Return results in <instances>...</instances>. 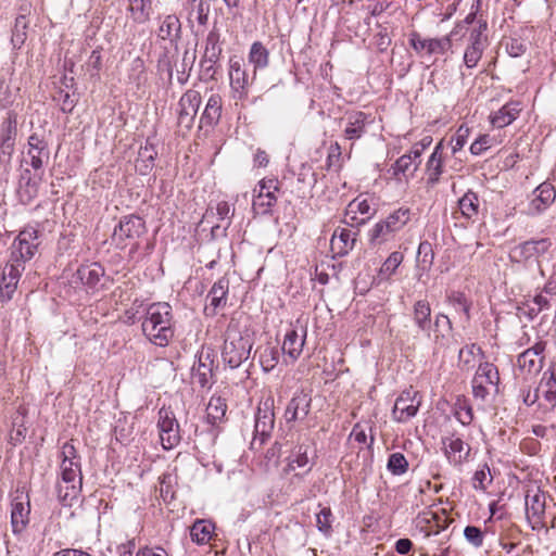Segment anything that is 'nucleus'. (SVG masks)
Listing matches in <instances>:
<instances>
[{
  "instance_id": "nucleus-1",
  "label": "nucleus",
  "mask_w": 556,
  "mask_h": 556,
  "mask_svg": "<svg viewBox=\"0 0 556 556\" xmlns=\"http://www.w3.org/2000/svg\"><path fill=\"white\" fill-rule=\"evenodd\" d=\"M142 330L154 344L167 345L174 336L170 306L167 303L150 305L142 323Z\"/></svg>"
},
{
  "instance_id": "nucleus-2",
  "label": "nucleus",
  "mask_w": 556,
  "mask_h": 556,
  "mask_svg": "<svg viewBox=\"0 0 556 556\" xmlns=\"http://www.w3.org/2000/svg\"><path fill=\"white\" fill-rule=\"evenodd\" d=\"M500 372L490 362H480L471 380L472 396L480 403H485L491 396L498 394Z\"/></svg>"
},
{
  "instance_id": "nucleus-3",
  "label": "nucleus",
  "mask_w": 556,
  "mask_h": 556,
  "mask_svg": "<svg viewBox=\"0 0 556 556\" xmlns=\"http://www.w3.org/2000/svg\"><path fill=\"white\" fill-rule=\"evenodd\" d=\"M417 165L412 159V154H404L399 157L394 164L384 174L386 186L393 190L394 197H401L404 194L408 186V177L412 176Z\"/></svg>"
},
{
  "instance_id": "nucleus-4",
  "label": "nucleus",
  "mask_w": 556,
  "mask_h": 556,
  "mask_svg": "<svg viewBox=\"0 0 556 556\" xmlns=\"http://www.w3.org/2000/svg\"><path fill=\"white\" fill-rule=\"evenodd\" d=\"M251 349L252 343L249 336H242L236 330H228L222 356L230 368H237L249 358Z\"/></svg>"
},
{
  "instance_id": "nucleus-5",
  "label": "nucleus",
  "mask_w": 556,
  "mask_h": 556,
  "mask_svg": "<svg viewBox=\"0 0 556 556\" xmlns=\"http://www.w3.org/2000/svg\"><path fill=\"white\" fill-rule=\"evenodd\" d=\"M556 190L549 182H543L538 186L528 197V202L522 208V213L528 216H538L545 212L555 201Z\"/></svg>"
},
{
  "instance_id": "nucleus-6",
  "label": "nucleus",
  "mask_w": 556,
  "mask_h": 556,
  "mask_svg": "<svg viewBox=\"0 0 556 556\" xmlns=\"http://www.w3.org/2000/svg\"><path fill=\"white\" fill-rule=\"evenodd\" d=\"M146 230L143 220L138 216H126L121 222L113 233V241L121 248L127 247L139 238Z\"/></svg>"
},
{
  "instance_id": "nucleus-7",
  "label": "nucleus",
  "mask_w": 556,
  "mask_h": 556,
  "mask_svg": "<svg viewBox=\"0 0 556 556\" xmlns=\"http://www.w3.org/2000/svg\"><path fill=\"white\" fill-rule=\"evenodd\" d=\"M409 42L414 50L420 55L444 54L452 46V41L447 36L442 38H428L418 33L410 34Z\"/></svg>"
},
{
  "instance_id": "nucleus-8",
  "label": "nucleus",
  "mask_w": 556,
  "mask_h": 556,
  "mask_svg": "<svg viewBox=\"0 0 556 556\" xmlns=\"http://www.w3.org/2000/svg\"><path fill=\"white\" fill-rule=\"evenodd\" d=\"M420 403L421 399L417 391L407 390L402 392L393 406V419L397 422L407 421L417 414Z\"/></svg>"
},
{
  "instance_id": "nucleus-9",
  "label": "nucleus",
  "mask_w": 556,
  "mask_h": 556,
  "mask_svg": "<svg viewBox=\"0 0 556 556\" xmlns=\"http://www.w3.org/2000/svg\"><path fill=\"white\" fill-rule=\"evenodd\" d=\"M159 414L161 444L165 450H170L180 441L179 426L174 414L169 409L162 408Z\"/></svg>"
},
{
  "instance_id": "nucleus-10",
  "label": "nucleus",
  "mask_w": 556,
  "mask_h": 556,
  "mask_svg": "<svg viewBox=\"0 0 556 556\" xmlns=\"http://www.w3.org/2000/svg\"><path fill=\"white\" fill-rule=\"evenodd\" d=\"M278 182L275 179L261 180L254 189L253 208L256 213H266L277 201Z\"/></svg>"
},
{
  "instance_id": "nucleus-11",
  "label": "nucleus",
  "mask_w": 556,
  "mask_h": 556,
  "mask_svg": "<svg viewBox=\"0 0 556 556\" xmlns=\"http://www.w3.org/2000/svg\"><path fill=\"white\" fill-rule=\"evenodd\" d=\"M30 503L24 492H16L11 508V527L15 534L23 532L29 521Z\"/></svg>"
},
{
  "instance_id": "nucleus-12",
  "label": "nucleus",
  "mask_w": 556,
  "mask_h": 556,
  "mask_svg": "<svg viewBox=\"0 0 556 556\" xmlns=\"http://www.w3.org/2000/svg\"><path fill=\"white\" fill-rule=\"evenodd\" d=\"M36 239V230L26 229L21 231L12 245L11 258H17L22 263L33 258L37 250Z\"/></svg>"
},
{
  "instance_id": "nucleus-13",
  "label": "nucleus",
  "mask_w": 556,
  "mask_h": 556,
  "mask_svg": "<svg viewBox=\"0 0 556 556\" xmlns=\"http://www.w3.org/2000/svg\"><path fill=\"white\" fill-rule=\"evenodd\" d=\"M444 454L448 462L455 466L467 462L470 455V446L454 433L442 438Z\"/></svg>"
},
{
  "instance_id": "nucleus-14",
  "label": "nucleus",
  "mask_w": 556,
  "mask_h": 556,
  "mask_svg": "<svg viewBox=\"0 0 556 556\" xmlns=\"http://www.w3.org/2000/svg\"><path fill=\"white\" fill-rule=\"evenodd\" d=\"M306 338V329L303 326H294L288 330L282 343V351L286 356L294 362L302 353Z\"/></svg>"
},
{
  "instance_id": "nucleus-15",
  "label": "nucleus",
  "mask_w": 556,
  "mask_h": 556,
  "mask_svg": "<svg viewBox=\"0 0 556 556\" xmlns=\"http://www.w3.org/2000/svg\"><path fill=\"white\" fill-rule=\"evenodd\" d=\"M309 458L307 455V447L300 446L292 455L289 456L286 467L282 469V477L288 478L290 475L291 483L300 482L302 475L295 472L296 469L306 468V472L309 470Z\"/></svg>"
},
{
  "instance_id": "nucleus-16",
  "label": "nucleus",
  "mask_w": 556,
  "mask_h": 556,
  "mask_svg": "<svg viewBox=\"0 0 556 556\" xmlns=\"http://www.w3.org/2000/svg\"><path fill=\"white\" fill-rule=\"evenodd\" d=\"M220 54L222 48L218 45V35L215 33H210L206 37L205 49L201 60V67L208 77L214 76V65L219 60Z\"/></svg>"
},
{
  "instance_id": "nucleus-17",
  "label": "nucleus",
  "mask_w": 556,
  "mask_h": 556,
  "mask_svg": "<svg viewBox=\"0 0 556 556\" xmlns=\"http://www.w3.org/2000/svg\"><path fill=\"white\" fill-rule=\"evenodd\" d=\"M61 456V477H65V479L70 480L71 478H81L80 462L75 446L71 443L64 444Z\"/></svg>"
},
{
  "instance_id": "nucleus-18",
  "label": "nucleus",
  "mask_w": 556,
  "mask_h": 556,
  "mask_svg": "<svg viewBox=\"0 0 556 556\" xmlns=\"http://www.w3.org/2000/svg\"><path fill=\"white\" fill-rule=\"evenodd\" d=\"M486 28V24L480 25L478 29H473L470 35V45L464 54V62L468 68L475 67L482 56L484 41L482 39V30Z\"/></svg>"
},
{
  "instance_id": "nucleus-19",
  "label": "nucleus",
  "mask_w": 556,
  "mask_h": 556,
  "mask_svg": "<svg viewBox=\"0 0 556 556\" xmlns=\"http://www.w3.org/2000/svg\"><path fill=\"white\" fill-rule=\"evenodd\" d=\"M81 490V478L65 479L61 477L58 483V497L65 506H72L78 502Z\"/></svg>"
},
{
  "instance_id": "nucleus-20",
  "label": "nucleus",
  "mask_w": 556,
  "mask_h": 556,
  "mask_svg": "<svg viewBox=\"0 0 556 556\" xmlns=\"http://www.w3.org/2000/svg\"><path fill=\"white\" fill-rule=\"evenodd\" d=\"M355 242V232L348 228H338L334 230L330 249L334 256H343L353 249Z\"/></svg>"
},
{
  "instance_id": "nucleus-21",
  "label": "nucleus",
  "mask_w": 556,
  "mask_h": 556,
  "mask_svg": "<svg viewBox=\"0 0 556 556\" xmlns=\"http://www.w3.org/2000/svg\"><path fill=\"white\" fill-rule=\"evenodd\" d=\"M371 215V206L367 199L356 198L351 201L345 211V222L359 225Z\"/></svg>"
},
{
  "instance_id": "nucleus-22",
  "label": "nucleus",
  "mask_w": 556,
  "mask_h": 556,
  "mask_svg": "<svg viewBox=\"0 0 556 556\" xmlns=\"http://www.w3.org/2000/svg\"><path fill=\"white\" fill-rule=\"evenodd\" d=\"M201 96L198 91L189 90L187 91L179 101L180 106V121L187 124H190L193 118L197 116L198 111L201 105Z\"/></svg>"
},
{
  "instance_id": "nucleus-23",
  "label": "nucleus",
  "mask_w": 556,
  "mask_h": 556,
  "mask_svg": "<svg viewBox=\"0 0 556 556\" xmlns=\"http://www.w3.org/2000/svg\"><path fill=\"white\" fill-rule=\"evenodd\" d=\"M521 112L519 101H509L491 116V124L497 128L510 125Z\"/></svg>"
},
{
  "instance_id": "nucleus-24",
  "label": "nucleus",
  "mask_w": 556,
  "mask_h": 556,
  "mask_svg": "<svg viewBox=\"0 0 556 556\" xmlns=\"http://www.w3.org/2000/svg\"><path fill=\"white\" fill-rule=\"evenodd\" d=\"M309 397L305 393L295 394L286 409V419L288 421L302 420L308 413Z\"/></svg>"
},
{
  "instance_id": "nucleus-25",
  "label": "nucleus",
  "mask_w": 556,
  "mask_h": 556,
  "mask_svg": "<svg viewBox=\"0 0 556 556\" xmlns=\"http://www.w3.org/2000/svg\"><path fill=\"white\" fill-rule=\"evenodd\" d=\"M229 79L232 89L237 92H243L249 85L248 75L242 68V60L237 56L229 60Z\"/></svg>"
},
{
  "instance_id": "nucleus-26",
  "label": "nucleus",
  "mask_w": 556,
  "mask_h": 556,
  "mask_svg": "<svg viewBox=\"0 0 556 556\" xmlns=\"http://www.w3.org/2000/svg\"><path fill=\"white\" fill-rule=\"evenodd\" d=\"M413 319L417 328L430 337L431 307L428 301L419 300L414 304Z\"/></svg>"
},
{
  "instance_id": "nucleus-27",
  "label": "nucleus",
  "mask_w": 556,
  "mask_h": 556,
  "mask_svg": "<svg viewBox=\"0 0 556 556\" xmlns=\"http://www.w3.org/2000/svg\"><path fill=\"white\" fill-rule=\"evenodd\" d=\"M442 149L443 142L440 141L427 162L428 182L431 185L438 184L443 174Z\"/></svg>"
},
{
  "instance_id": "nucleus-28",
  "label": "nucleus",
  "mask_w": 556,
  "mask_h": 556,
  "mask_svg": "<svg viewBox=\"0 0 556 556\" xmlns=\"http://www.w3.org/2000/svg\"><path fill=\"white\" fill-rule=\"evenodd\" d=\"M536 392L542 393V396L552 405V408L556 406V369L549 368L544 371Z\"/></svg>"
},
{
  "instance_id": "nucleus-29",
  "label": "nucleus",
  "mask_w": 556,
  "mask_h": 556,
  "mask_svg": "<svg viewBox=\"0 0 556 556\" xmlns=\"http://www.w3.org/2000/svg\"><path fill=\"white\" fill-rule=\"evenodd\" d=\"M484 357V353L481 350L480 346L472 343L469 345H466L465 348L460 349L458 353V359L460 364V368L464 370H469L473 368L476 359L478 358L479 362H482V358Z\"/></svg>"
},
{
  "instance_id": "nucleus-30",
  "label": "nucleus",
  "mask_w": 556,
  "mask_h": 556,
  "mask_svg": "<svg viewBox=\"0 0 556 556\" xmlns=\"http://www.w3.org/2000/svg\"><path fill=\"white\" fill-rule=\"evenodd\" d=\"M410 219V211L407 207H400L389 213L384 219V228L389 231H397Z\"/></svg>"
},
{
  "instance_id": "nucleus-31",
  "label": "nucleus",
  "mask_w": 556,
  "mask_h": 556,
  "mask_svg": "<svg viewBox=\"0 0 556 556\" xmlns=\"http://www.w3.org/2000/svg\"><path fill=\"white\" fill-rule=\"evenodd\" d=\"M387 470L395 477L404 476L408 472L409 463L401 452H393L388 456Z\"/></svg>"
},
{
  "instance_id": "nucleus-32",
  "label": "nucleus",
  "mask_w": 556,
  "mask_h": 556,
  "mask_svg": "<svg viewBox=\"0 0 556 556\" xmlns=\"http://www.w3.org/2000/svg\"><path fill=\"white\" fill-rule=\"evenodd\" d=\"M458 206L462 215L471 219L476 217L479 213V198L477 193L472 191L466 192L458 201Z\"/></svg>"
},
{
  "instance_id": "nucleus-33",
  "label": "nucleus",
  "mask_w": 556,
  "mask_h": 556,
  "mask_svg": "<svg viewBox=\"0 0 556 556\" xmlns=\"http://www.w3.org/2000/svg\"><path fill=\"white\" fill-rule=\"evenodd\" d=\"M17 192L21 201L30 202L38 193V179L31 178L28 173H25L21 177Z\"/></svg>"
},
{
  "instance_id": "nucleus-34",
  "label": "nucleus",
  "mask_w": 556,
  "mask_h": 556,
  "mask_svg": "<svg viewBox=\"0 0 556 556\" xmlns=\"http://www.w3.org/2000/svg\"><path fill=\"white\" fill-rule=\"evenodd\" d=\"M77 276L83 283L87 286H94L103 276V269L97 263L83 265L77 269Z\"/></svg>"
},
{
  "instance_id": "nucleus-35",
  "label": "nucleus",
  "mask_w": 556,
  "mask_h": 556,
  "mask_svg": "<svg viewBox=\"0 0 556 556\" xmlns=\"http://www.w3.org/2000/svg\"><path fill=\"white\" fill-rule=\"evenodd\" d=\"M214 526L206 520H198L191 527V538L198 544H205L212 539Z\"/></svg>"
},
{
  "instance_id": "nucleus-36",
  "label": "nucleus",
  "mask_w": 556,
  "mask_h": 556,
  "mask_svg": "<svg viewBox=\"0 0 556 556\" xmlns=\"http://www.w3.org/2000/svg\"><path fill=\"white\" fill-rule=\"evenodd\" d=\"M269 53L268 50L258 41L251 46L249 52V62L254 66V75L260 68H265L268 65Z\"/></svg>"
},
{
  "instance_id": "nucleus-37",
  "label": "nucleus",
  "mask_w": 556,
  "mask_h": 556,
  "mask_svg": "<svg viewBox=\"0 0 556 556\" xmlns=\"http://www.w3.org/2000/svg\"><path fill=\"white\" fill-rule=\"evenodd\" d=\"M129 11L136 22L144 23L152 12V0H129Z\"/></svg>"
},
{
  "instance_id": "nucleus-38",
  "label": "nucleus",
  "mask_w": 556,
  "mask_h": 556,
  "mask_svg": "<svg viewBox=\"0 0 556 556\" xmlns=\"http://www.w3.org/2000/svg\"><path fill=\"white\" fill-rule=\"evenodd\" d=\"M527 514L532 517L540 518L545 511V495L536 492L533 495L528 494L526 497Z\"/></svg>"
},
{
  "instance_id": "nucleus-39",
  "label": "nucleus",
  "mask_w": 556,
  "mask_h": 556,
  "mask_svg": "<svg viewBox=\"0 0 556 556\" xmlns=\"http://www.w3.org/2000/svg\"><path fill=\"white\" fill-rule=\"evenodd\" d=\"M404 260V254L401 251H395L384 260V281H390L392 276L402 274L400 265Z\"/></svg>"
},
{
  "instance_id": "nucleus-40",
  "label": "nucleus",
  "mask_w": 556,
  "mask_h": 556,
  "mask_svg": "<svg viewBox=\"0 0 556 556\" xmlns=\"http://www.w3.org/2000/svg\"><path fill=\"white\" fill-rule=\"evenodd\" d=\"M227 292H228V280L225 278H222L218 281H216L207 295L210 305H212L214 307H218L225 301Z\"/></svg>"
},
{
  "instance_id": "nucleus-41",
  "label": "nucleus",
  "mask_w": 556,
  "mask_h": 556,
  "mask_svg": "<svg viewBox=\"0 0 556 556\" xmlns=\"http://www.w3.org/2000/svg\"><path fill=\"white\" fill-rule=\"evenodd\" d=\"M226 410L227 405L222 397H212L206 407L207 418L215 424L224 418Z\"/></svg>"
},
{
  "instance_id": "nucleus-42",
  "label": "nucleus",
  "mask_w": 556,
  "mask_h": 556,
  "mask_svg": "<svg viewBox=\"0 0 556 556\" xmlns=\"http://www.w3.org/2000/svg\"><path fill=\"white\" fill-rule=\"evenodd\" d=\"M549 247V240L544 238L540 240H529L523 242L521 244V250L527 257H531L534 255L545 253Z\"/></svg>"
},
{
  "instance_id": "nucleus-43",
  "label": "nucleus",
  "mask_w": 556,
  "mask_h": 556,
  "mask_svg": "<svg viewBox=\"0 0 556 556\" xmlns=\"http://www.w3.org/2000/svg\"><path fill=\"white\" fill-rule=\"evenodd\" d=\"M222 110V99L218 94H212L206 103L205 110L203 112V118L207 123L216 122L220 116Z\"/></svg>"
},
{
  "instance_id": "nucleus-44",
  "label": "nucleus",
  "mask_w": 556,
  "mask_h": 556,
  "mask_svg": "<svg viewBox=\"0 0 556 556\" xmlns=\"http://www.w3.org/2000/svg\"><path fill=\"white\" fill-rule=\"evenodd\" d=\"M451 331L452 330V323L450 320V318L444 315V314H438L435 316V320H434V329H433V333H434V343L442 346L443 345V339H444V333L443 331Z\"/></svg>"
},
{
  "instance_id": "nucleus-45",
  "label": "nucleus",
  "mask_w": 556,
  "mask_h": 556,
  "mask_svg": "<svg viewBox=\"0 0 556 556\" xmlns=\"http://www.w3.org/2000/svg\"><path fill=\"white\" fill-rule=\"evenodd\" d=\"M543 357L536 358L532 353L522 352L517 358V364L521 370L528 372L538 371L541 368Z\"/></svg>"
},
{
  "instance_id": "nucleus-46",
  "label": "nucleus",
  "mask_w": 556,
  "mask_h": 556,
  "mask_svg": "<svg viewBox=\"0 0 556 556\" xmlns=\"http://www.w3.org/2000/svg\"><path fill=\"white\" fill-rule=\"evenodd\" d=\"M17 283L18 281H16V279L2 274L0 280L1 298L7 301L11 300L16 290Z\"/></svg>"
},
{
  "instance_id": "nucleus-47",
  "label": "nucleus",
  "mask_w": 556,
  "mask_h": 556,
  "mask_svg": "<svg viewBox=\"0 0 556 556\" xmlns=\"http://www.w3.org/2000/svg\"><path fill=\"white\" fill-rule=\"evenodd\" d=\"M178 27H179L178 20L173 15H168L165 17L162 25L160 26L159 36L162 39L170 37L173 31H176L178 29Z\"/></svg>"
},
{
  "instance_id": "nucleus-48",
  "label": "nucleus",
  "mask_w": 556,
  "mask_h": 556,
  "mask_svg": "<svg viewBox=\"0 0 556 556\" xmlns=\"http://www.w3.org/2000/svg\"><path fill=\"white\" fill-rule=\"evenodd\" d=\"M153 154L151 149L148 147L139 151V159L137 160L136 167L141 172L146 173L152 167Z\"/></svg>"
},
{
  "instance_id": "nucleus-49",
  "label": "nucleus",
  "mask_w": 556,
  "mask_h": 556,
  "mask_svg": "<svg viewBox=\"0 0 556 556\" xmlns=\"http://www.w3.org/2000/svg\"><path fill=\"white\" fill-rule=\"evenodd\" d=\"M492 482L489 467L484 466L475 472L473 476V488L479 490H485L486 485Z\"/></svg>"
},
{
  "instance_id": "nucleus-50",
  "label": "nucleus",
  "mask_w": 556,
  "mask_h": 556,
  "mask_svg": "<svg viewBox=\"0 0 556 556\" xmlns=\"http://www.w3.org/2000/svg\"><path fill=\"white\" fill-rule=\"evenodd\" d=\"M26 20L24 16H18L15 21L14 33L12 37V42L14 46H21L24 43L26 39Z\"/></svg>"
},
{
  "instance_id": "nucleus-51",
  "label": "nucleus",
  "mask_w": 556,
  "mask_h": 556,
  "mask_svg": "<svg viewBox=\"0 0 556 556\" xmlns=\"http://www.w3.org/2000/svg\"><path fill=\"white\" fill-rule=\"evenodd\" d=\"M25 269L24 263L20 262L17 258H10V262L3 268V275L12 277L20 280L22 271Z\"/></svg>"
},
{
  "instance_id": "nucleus-52",
  "label": "nucleus",
  "mask_w": 556,
  "mask_h": 556,
  "mask_svg": "<svg viewBox=\"0 0 556 556\" xmlns=\"http://www.w3.org/2000/svg\"><path fill=\"white\" fill-rule=\"evenodd\" d=\"M464 535L476 547L481 546L483 543V533L478 527L467 526L464 530Z\"/></svg>"
},
{
  "instance_id": "nucleus-53",
  "label": "nucleus",
  "mask_w": 556,
  "mask_h": 556,
  "mask_svg": "<svg viewBox=\"0 0 556 556\" xmlns=\"http://www.w3.org/2000/svg\"><path fill=\"white\" fill-rule=\"evenodd\" d=\"M541 313L540 307L534 304V301L526 300L519 307L518 314L527 317L529 320L534 319Z\"/></svg>"
},
{
  "instance_id": "nucleus-54",
  "label": "nucleus",
  "mask_w": 556,
  "mask_h": 556,
  "mask_svg": "<svg viewBox=\"0 0 556 556\" xmlns=\"http://www.w3.org/2000/svg\"><path fill=\"white\" fill-rule=\"evenodd\" d=\"M28 155L30 157V164L35 169L42 167L43 163L48 160V153L46 150H38L37 148H28Z\"/></svg>"
},
{
  "instance_id": "nucleus-55",
  "label": "nucleus",
  "mask_w": 556,
  "mask_h": 556,
  "mask_svg": "<svg viewBox=\"0 0 556 556\" xmlns=\"http://www.w3.org/2000/svg\"><path fill=\"white\" fill-rule=\"evenodd\" d=\"M316 521H317L318 529L324 533H328L331 528V510H330V508H323L317 514Z\"/></svg>"
},
{
  "instance_id": "nucleus-56",
  "label": "nucleus",
  "mask_w": 556,
  "mask_h": 556,
  "mask_svg": "<svg viewBox=\"0 0 556 556\" xmlns=\"http://www.w3.org/2000/svg\"><path fill=\"white\" fill-rule=\"evenodd\" d=\"M491 137L489 135H482L476 139L470 146V152L475 155H480L491 146Z\"/></svg>"
},
{
  "instance_id": "nucleus-57",
  "label": "nucleus",
  "mask_w": 556,
  "mask_h": 556,
  "mask_svg": "<svg viewBox=\"0 0 556 556\" xmlns=\"http://www.w3.org/2000/svg\"><path fill=\"white\" fill-rule=\"evenodd\" d=\"M468 136V128H464L460 126L456 132V135L452 138V152L455 154L457 151L462 150L466 143V139Z\"/></svg>"
},
{
  "instance_id": "nucleus-58",
  "label": "nucleus",
  "mask_w": 556,
  "mask_h": 556,
  "mask_svg": "<svg viewBox=\"0 0 556 556\" xmlns=\"http://www.w3.org/2000/svg\"><path fill=\"white\" fill-rule=\"evenodd\" d=\"M455 417L463 426H468L473 420V413L470 406L460 405L455 413Z\"/></svg>"
},
{
  "instance_id": "nucleus-59",
  "label": "nucleus",
  "mask_w": 556,
  "mask_h": 556,
  "mask_svg": "<svg viewBox=\"0 0 556 556\" xmlns=\"http://www.w3.org/2000/svg\"><path fill=\"white\" fill-rule=\"evenodd\" d=\"M506 49L511 56H520L526 52V46L518 39H510Z\"/></svg>"
},
{
  "instance_id": "nucleus-60",
  "label": "nucleus",
  "mask_w": 556,
  "mask_h": 556,
  "mask_svg": "<svg viewBox=\"0 0 556 556\" xmlns=\"http://www.w3.org/2000/svg\"><path fill=\"white\" fill-rule=\"evenodd\" d=\"M363 123L357 117L354 123H350V126L345 128V136L349 139L358 138L363 131Z\"/></svg>"
},
{
  "instance_id": "nucleus-61",
  "label": "nucleus",
  "mask_w": 556,
  "mask_h": 556,
  "mask_svg": "<svg viewBox=\"0 0 556 556\" xmlns=\"http://www.w3.org/2000/svg\"><path fill=\"white\" fill-rule=\"evenodd\" d=\"M450 301L453 306L457 309H462L466 315L469 312V305L467 304L466 298L462 293H456L450 296Z\"/></svg>"
},
{
  "instance_id": "nucleus-62",
  "label": "nucleus",
  "mask_w": 556,
  "mask_h": 556,
  "mask_svg": "<svg viewBox=\"0 0 556 556\" xmlns=\"http://www.w3.org/2000/svg\"><path fill=\"white\" fill-rule=\"evenodd\" d=\"M413 543L409 539H400L395 542V551L401 555H406L410 552Z\"/></svg>"
},
{
  "instance_id": "nucleus-63",
  "label": "nucleus",
  "mask_w": 556,
  "mask_h": 556,
  "mask_svg": "<svg viewBox=\"0 0 556 556\" xmlns=\"http://www.w3.org/2000/svg\"><path fill=\"white\" fill-rule=\"evenodd\" d=\"M136 556H168V555L163 548L157 547L156 549H150V548L139 549L137 552Z\"/></svg>"
},
{
  "instance_id": "nucleus-64",
  "label": "nucleus",
  "mask_w": 556,
  "mask_h": 556,
  "mask_svg": "<svg viewBox=\"0 0 556 556\" xmlns=\"http://www.w3.org/2000/svg\"><path fill=\"white\" fill-rule=\"evenodd\" d=\"M135 548H136L135 541L134 540L128 541L127 543L122 544L119 546V556H132Z\"/></svg>"
}]
</instances>
